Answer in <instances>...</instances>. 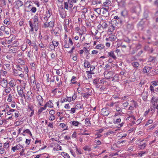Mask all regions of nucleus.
Masks as SVG:
<instances>
[{"mask_svg":"<svg viewBox=\"0 0 158 158\" xmlns=\"http://www.w3.org/2000/svg\"><path fill=\"white\" fill-rule=\"evenodd\" d=\"M33 23L31 21H29V23L30 27L31 28L30 30V31L31 32H33L34 28L35 31H36L39 29L40 24L38 20V14H36L33 17Z\"/></svg>","mask_w":158,"mask_h":158,"instance_id":"obj_1","label":"nucleus"},{"mask_svg":"<svg viewBox=\"0 0 158 158\" xmlns=\"http://www.w3.org/2000/svg\"><path fill=\"white\" fill-rule=\"evenodd\" d=\"M114 75V73L111 71H105L104 73L105 77L107 79L111 78Z\"/></svg>","mask_w":158,"mask_h":158,"instance_id":"obj_2","label":"nucleus"},{"mask_svg":"<svg viewBox=\"0 0 158 158\" xmlns=\"http://www.w3.org/2000/svg\"><path fill=\"white\" fill-rule=\"evenodd\" d=\"M7 81L5 79L3 78L0 80V85H1L3 88L6 87L7 86Z\"/></svg>","mask_w":158,"mask_h":158,"instance_id":"obj_3","label":"nucleus"},{"mask_svg":"<svg viewBox=\"0 0 158 158\" xmlns=\"http://www.w3.org/2000/svg\"><path fill=\"white\" fill-rule=\"evenodd\" d=\"M101 113L104 116H107L109 114V110L106 108H103L101 110Z\"/></svg>","mask_w":158,"mask_h":158,"instance_id":"obj_4","label":"nucleus"},{"mask_svg":"<svg viewBox=\"0 0 158 158\" xmlns=\"http://www.w3.org/2000/svg\"><path fill=\"white\" fill-rule=\"evenodd\" d=\"M115 107L116 111L118 112H122V109L119 107V102H115Z\"/></svg>","mask_w":158,"mask_h":158,"instance_id":"obj_5","label":"nucleus"},{"mask_svg":"<svg viewBox=\"0 0 158 158\" xmlns=\"http://www.w3.org/2000/svg\"><path fill=\"white\" fill-rule=\"evenodd\" d=\"M152 103L154 106L158 102V98L153 96L151 99Z\"/></svg>","mask_w":158,"mask_h":158,"instance_id":"obj_6","label":"nucleus"},{"mask_svg":"<svg viewBox=\"0 0 158 158\" xmlns=\"http://www.w3.org/2000/svg\"><path fill=\"white\" fill-rule=\"evenodd\" d=\"M37 100L40 105V106H43V98L41 96L39 95L37 97Z\"/></svg>","mask_w":158,"mask_h":158,"instance_id":"obj_7","label":"nucleus"},{"mask_svg":"<svg viewBox=\"0 0 158 158\" xmlns=\"http://www.w3.org/2000/svg\"><path fill=\"white\" fill-rule=\"evenodd\" d=\"M108 56H110L112 57L114 60H115L117 58L116 56L114 53L113 51H111L110 52H108Z\"/></svg>","mask_w":158,"mask_h":158,"instance_id":"obj_8","label":"nucleus"},{"mask_svg":"<svg viewBox=\"0 0 158 158\" xmlns=\"http://www.w3.org/2000/svg\"><path fill=\"white\" fill-rule=\"evenodd\" d=\"M152 69V68L151 67H145L143 68V72L144 73H147L149 72Z\"/></svg>","mask_w":158,"mask_h":158,"instance_id":"obj_9","label":"nucleus"},{"mask_svg":"<svg viewBox=\"0 0 158 158\" xmlns=\"http://www.w3.org/2000/svg\"><path fill=\"white\" fill-rule=\"evenodd\" d=\"M8 84L10 87H14L16 85V82L15 80H12L10 81Z\"/></svg>","mask_w":158,"mask_h":158,"instance_id":"obj_10","label":"nucleus"},{"mask_svg":"<svg viewBox=\"0 0 158 158\" xmlns=\"http://www.w3.org/2000/svg\"><path fill=\"white\" fill-rule=\"evenodd\" d=\"M131 64L134 68H137L139 66V63L138 62L134 61L131 63Z\"/></svg>","mask_w":158,"mask_h":158,"instance_id":"obj_11","label":"nucleus"},{"mask_svg":"<svg viewBox=\"0 0 158 158\" xmlns=\"http://www.w3.org/2000/svg\"><path fill=\"white\" fill-rule=\"evenodd\" d=\"M121 15L124 17H127L128 15V12L127 10H124L121 12Z\"/></svg>","mask_w":158,"mask_h":158,"instance_id":"obj_12","label":"nucleus"},{"mask_svg":"<svg viewBox=\"0 0 158 158\" xmlns=\"http://www.w3.org/2000/svg\"><path fill=\"white\" fill-rule=\"evenodd\" d=\"M64 47L65 48H70L68 40V39H67L64 40Z\"/></svg>","mask_w":158,"mask_h":158,"instance_id":"obj_13","label":"nucleus"},{"mask_svg":"<svg viewBox=\"0 0 158 158\" xmlns=\"http://www.w3.org/2000/svg\"><path fill=\"white\" fill-rule=\"evenodd\" d=\"M16 5L17 7L19 8L23 5V2L20 0H18L15 2Z\"/></svg>","mask_w":158,"mask_h":158,"instance_id":"obj_14","label":"nucleus"},{"mask_svg":"<svg viewBox=\"0 0 158 158\" xmlns=\"http://www.w3.org/2000/svg\"><path fill=\"white\" fill-rule=\"evenodd\" d=\"M127 29H128V30L130 31L133 29L134 28V26L133 24L132 23H128L127 25Z\"/></svg>","mask_w":158,"mask_h":158,"instance_id":"obj_15","label":"nucleus"},{"mask_svg":"<svg viewBox=\"0 0 158 158\" xmlns=\"http://www.w3.org/2000/svg\"><path fill=\"white\" fill-rule=\"evenodd\" d=\"M112 79V81H118V74H116L115 75H114L112 76V77H111Z\"/></svg>","mask_w":158,"mask_h":158,"instance_id":"obj_16","label":"nucleus"},{"mask_svg":"<svg viewBox=\"0 0 158 158\" xmlns=\"http://www.w3.org/2000/svg\"><path fill=\"white\" fill-rule=\"evenodd\" d=\"M110 3L111 1L110 0H106L105 2H103V5L105 7H108V5L110 4Z\"/></svg>","mask_w":158,"mask_h":158,"instance_id":"obj_17","label":"nucleus"},{"mask_svg":"<svg viewBox=\"0 0 158 158\" xmlns=\"http://www.w3.org/2000/svg\"><path fill=\"white\" fill-rule=\"evenodd\" d=\"M3 67L4 69L8 70L10 69V64H4L3 65Z\"/></svg>","mask_w":158,"mask_h":158,"instance_id":"obj_18","label":"nucleus"},{"mask_svg":"<svg viewBox=\"0 0 158 158\" xmlns=\"http://www.w3.org/2000/svg\"><path fill=\"white\" fill-rule=\"evenodd\" d=\"M84 65L85 68H89L90 67V63L88 61L85 60Z\"/></svg>","mask_w":158,"mask_h":158,"instance_id":"obj_19","label":"nucleus"},{"mask_svg":"<svg viewBox=\"0 0 158 158\" xmlns=\"http://www.w3.org/2000/svg\"><path fill=\"white\" fill-rule=\"evenodd\" d=\"M17 90L19 96L22 95V94L23 93V91L21 88L20 87L19 89L17 88Z\"/></svg>","mask_w":158,"mask_h":158,"instance_id":"obj_20","label":"nucleus"},{"mask_svg":"<svg viewBox=\"0 0 158 158\" xmlns=\"http://www.w3.org/2000/svg\"><path fill=\"white\" fill-rule=\"evenodd\" d=\"M116 38V36L113 35H111L108 38L109 40L111 41H115Z\"/></svg>","mask_w":158,"mask_h":158,"instance_id":"obj_21","label":"nucleus"},{"mask_svg":"<svg viewBox=\"0 0 158 158\" xmlns=\"http://www.w3.org/2000/svg\"><path fill=\"white\" fill-rule=\"evenodd\" d=\"M52 14V13L51 11L48 10L46 11V16L48 18H49L51 16Z\"/></svg>","mask_w":158,"mask_h":158,"instance_id":"obj_22","label":"nucleus"},{"mask_svg":"<svg viewBox=\"0 0 158 158\" xmlns=\"http://www.w3.org/2000/svg\"><path fill=\"white\" fill-rule=\"evenodd\" d=\"M5 89L4 90L5 91L6 94L9 93L11 91V89L9 87L6 86L5 87Z\"/></svg>","mask_w":158,"mask_h":158,"instance_id":"obj_23","label":"nucleus"},{"mask_svg":"<svg viewBox=\"0 0 158 158\" xmlns=\"http://www.w3.org/2000/svg\"><path fill=\"white\" fill-rule=\"evenodd\" d=\"M28 111H34L33 106L32 105H28Z\"/></svg>","mask_w":158,"mask_h":158,"instance_id":"obj_24","label":"nucleus"},{"mask_svg":"<svg viewBox=\"0 0 158 158\" xmlns=\"http://www.w3.org/2000/svg\"><path fill=\"white\" fill-rule=\"evenodd\" d=\"M82 105H81L80 104L78 103L75 106V108L76 109H80L82 108Z\"/></svg>","mask_w":158,"mask_h":158,"instance_id":"obj_25","label":"nucleus"},{"mask_svg":"<svg viewBox=\"0 0 158 158\" xmlns=\"http://www.w3.org/2000/svg\"><path fill=\"white\" fill-rule=\"evenodd\" d=\"M15 146L16 147V149L17 150H20L21 149L23 148V147L20 144H18Z\"/></svg>","mask_w":158,"mask_h":158,"instance_id":"obj_26","label":"nucleus"},{"mask_svg":"<svg viewBox=\"0 0 158 158\" xmlns=\"http://www.w3.org/2000/svg\"><path fill=\"white\" fill-rule=\"evenodd\" d=\"M123 40L124 41L127 43H129L130 42L131 40H130L128 37H125L123 38Z\"/></svg>","mask_w":158,"mask_h":158,"instance_id":"obj_27","label":"nucleus"},{"mask_svg":"<svg viewBox=\"0 0 158 158\" xmlns=\"http://www.w3.org/2000/svg\"><path fill=\"white\" fill-rule=\"evenodd\" d=\"M12 100V97L11 94H9L8 96L7 101L9 102H11Z\"/></svg>","mask_w":158,"mask_h":158,"instance_id":"obj_28","label":"nucleus"},{"mask_svg":"<svg viewBox=\"0 0 158 158\" xmlns=\"http://www.w3.org/2000/svg\"><path fill=\"white\" fill-rule=\"evenodd\" d=\"M62 155L65 158H69V155L66 153L62 152Z\"/></svg>","mask_w":158,"mask_h":158,"instance_id":"obj_29","label":"nucleus"},{"mask_svg":"<svg viewBox=\"0 0 158 158\" xmlns=\"http://www.w3.org/2000/svg\"><path fill=\"white\" fill-rule=\"evenodd\" d=\"M72 124L73 126H77L79 124V123L77 121H74L72 122Z\"/></svg>","mask_w":158,"mask_h":158,"instance_id":"obj_30","label":"nucleus"},{"mask_svg":"<svg viewBox=\"0 0 158 158\" xmlns=\"http://www.w3.org/2000/svg\"><path fill=\"white\" fill-rule=\"evenodd\" d=\"M46 104L49 107H52L53 106V104L51 101H49Z\"/></svg>","mask_w":158,"mask_h":158,"instance_id":"obj_31","label":"nucleus"},{"mask_svg":"<svg viewBox=\"0 0 158 158\" xmlns=\"http://www.w3.org/2000/svg\"><path fill=\"white\" fill-rule=\"evenodd\" d=\"M96 48L99 49H102L103 48L104 46L102 44H98L96 46Z\"/></svg>","mask_w":158,"mask_h":158,"instance_id":"obj_32","label":"nucleus"},{"mask_svg":"<svg viewBox=\"0 0 158 158\" xmlns=\"http://www.w3.org/2000/svg\"><path fill=\"white\" fill-rule=\"evenodd\" d=\"M60 126L62 128H64V127H66V128L64 129V130H67V126H66V125L64 123H60Z\"/></svg>","mask_w":158,"mask_h":158,"instance_id":"obj_33","label":"nucleus"},{"mask_svg":"<svg viewBox=\"0 0 158 158\" xmlns=\"http://www.w3.org/2000/svg\"><path fill=\"white\" fill-rule=\"evenodd\" d=\"M146 143H143L142 145H139L138 146L139 148H140L141 149H144L145 147H146Z\"/></svg>","mask_w":158,"mask_h":158,"instance_id":"obj_34","label":"nucleus"},{"mask_svg":"<svg viewBox=\"0 0 158 158\" xmlns=\"http://www.w3.org/2000/svg\"><path fill=\"white\" fill-rule=\"evenodd\" d=\"M156 59V57H155L150 56L148 62H152Z\"/></svg>","mask_w":158,"mask_h":158,"instance_id":"obj_35","label":"nucleus"},{"mask_svg":"<svg viewBox=\"0 0 158 158\" xmlns=\"http://www.w3.org/2000/svg\"><path fill=\"white\" fill-rule=\"evenodd\" d=\"M23 133H27V134L30 135L31 136L32 135V134L31 133V132L30 131L29 129H27L25 130L23 132Z\"/></svg>","mask_w":158,"mask_h":158,"instance_id":"obj_36","label":"nucleus"},{"mask_svg":"<svg viewBox=\"0 0 158 158\" xmlns=\"http://www.w3.org/2000/svg\"><path fill=\"white\" fill-rule=\"evenodd\" d=\"M52 44L56 47L58 46L59 43L57 41H53L52 42Z\"/></svg>","mask_w":158,"mask_h":158,"instance_id":"obj_37","label":"nucleus"},{"mask_svg":"<svg viewBox=\"0 0 158 158\" xmlns=\"http://www.w3.org/2000/svg\"><path fill=\"white\" fill-rule=\"evenodd\" d=\"M15 36H13L12 37L11 40H8L7 41V42L8 44H10L13 40H15Z\"/></svg>","mask_w":158,"mask_h":158,"instance_id":"obj_38","label":"nucleus"},{"mask_svg":"<svg viewBox=\"0 0 158 158\" xmlns=\"http://www.w3.org/2000/svg\"><path fill=\"white\" fill-rule=\"evenodd\" d=\"M114 18L115 19L118 20V21H119L121 23H122V21L121 20L120 18L118 16H115Z\"/></svg>","mask_w":158,"mask_h":158,"instance_id":"obj_39","label":"nucleus"},{"mask_svg":"<svg viewBox=\"0 0 158 158\" xmlns=\"http://www.w3.org/2000/svg\"><path fill=\"white\" fill-rule=\"evenodd\" d=\"M153 123V121L152 120H149L145 124V126H147L149 124H152Z\"/></svg>","mask_w":158,"mask_h":158,"instance_id":"obj_40","label":"nucleus"},{"mask_svg":"<svg viewBox=\"0 0 158 158\" xmlns=\"http://www.w3.org/2000/svg\"><path fill=\"white\" fill-rule=\"evenodd\" d=\"M152 83L155 88L157 87L158 85V83L157 81H154L152 82Z\"/></svg>","mask_w":158,"mask_h":158,"instance_id":"obj_41","label":"nucleus"},{"mask_svg":"<svg viewBox=\"0 0 158 158\" xmlns=\"http://www.w3.org/2000/svg\"><path fill=\"white\" fill-rule=\"evenodd\" d=\"M82 94L83 97L86 98H88L89 96L90 95V94H86V93H83Z\"/></svg>","mask_w":158,"mask_h":158,"instance_id":"obj_42","label":"nucleus"},{"mask_svg":"<svg viewBox=\"0 0 158 158\" xmlns=\"http://www.w3.org/2000/svg\"><path fill=\"white\" fill-rule=\"evenodd\" d=\"M49 27H53L54 25V23L52 21H50L48 23Z\"/></svg>","mask_w":158,"mask_h":158,"instance_id":"obj_43","label":"nucleus"},{"mask_svg":"<svg viewBox=\"0 0 158 158\" xmlns=\"http://www.w3.org/2000/svg\"><path fill=\"white\" fill-rule=\"evenodd\" d=\"M150 89L152 92L154 93L155 87L154 86L151 85L150 87Z\"/></svg>","mask_w":158,"mask_h":158,"instance_id":"obj_44","label":"nucleus"},{"mask_svg":"<svg viewBox=\"0 0 158 158\" xmlns=\"http://www.w3.org/2000/svg\"><path fill=\"white\" fill-rule=\"evenodd\" d=\"M85 124L86 125H89L90 124V123L89 122V118H86L85 119Z\"/></svg>","mask_w":158,"mask_h":158,"instance_id":"obj_45","label":"nucleus"},{"mask_svg":"<svg viewBox=\"0 0 158 158\" xmlns=\"http://www.w3.org/2000/svg\"><path fill=\"white\" fill-rule=\"evenodd\" d=\"M37 9L35 7H33L31 9V11L33 13H35Z\"/></svg>","mask_w":158,"mask_h":158,"instance_id":"obj_46","label":"nucleus"},{"mask_svg":"<svg viewBox=\"0 0 158 158\" xmlns=\"http://www.w3.org/2000/svg\"><path fill=\"white\" fill-rule=\"evenodd\" d=\"M102 26L103 28L105 29L107 27V24L106 23L104 22L102 23Z\"/></svg>","mask_w":158,"mask_h":158,"instance_id":"obj_47","label":"nucleus"},{"mask_svg":"<svg viewBox=\"0 0 158 158\" xmlns=\"http://www.w3.org/2000/svg\"><path fill=\"white\" fill-rule=\"evenodd\" d=\"M26 43L28 44L29 46H31V40L28 39H27L26 40Z\"/></svg>","mask_w":158,"mask_h":158,"instance_id":"obj_48","label":"nucleus"},{"mask_svg":"<svg viewBox=\"0 0 158 158\" xmlns=\"http://www.w3.org/2000/svg\"><path fill=\"white\" fill-rule=\"evenodd\" d=\"M76 78V77L74 76H73L72 77V78L71 80V83H72V84L75 83V82H74V81H75Z\"/></svg>","mask_w":158,"mask_h":158,"instance_id":"obj_49","label":"nucleus"},{"mask_svg":"<svg viewBox=\"0 0 158 158\" xmlns=\"http://www.w3.org/2000/svg\"><path fill=\"white\" fill-rule=\"evenodd\" d=\"M69 40L68 42L69 43V44L70 46V45H73V42L71 38L70 37H69Z\"/></svg>","mask_w":158,"mask_h":158,"instance_id":"obj_50","label":"nucleus"},{"mask_svg":"<svg viewBox=\"0 0 158 158\" xmlns=\"http://www.w3.org/2000/svg\"><path fill=\"white\" fill-rule=\"evenodd\" d=\"M83 149L85 150V151H91V149L90 148H89V147H85L84 148H83Z\"/></svg>","mask_w":158,"mask_h":158,"instance_id":"obj_51","label":"nucleus"},{"mask_svg":"<svg viewBox=\"0 0 158 158\" xmlns=\"http://www.w3.org/2000/svg\"><path fill=\"white\" fill-rule=\"evenodd\" d=\"M145 151H141L140 153H139V155L140 156H142L143 154L146 153Z\"/></svg>","mask_w":158,"mask_h":158,"instance_id":"obj_52","label":"nucleus"},{"mask_svg":"<svg viewBox=\"0 0 158 158\" xmlns=\"http://www.w3.org/2000/svg\"><path fill=\"white\" fill-rule=\"evenodd\" d=\"M95 143L96 144L99 145L101 144V142L99 140H96L95 141Z\"/></svg>","mask_w":158,"mask_h":158,"instance_id":"obj_53","label":"nucleus"},{"mask_svg":"<svg viewBox=\"0 0 158 158\" xmlns=\"http://www.w3.org/2000/svg\"><path fill=\"white\" fill-rule=\"evenodd\" d=\"M21 121H17L15 123V125L16 126H18L21 124Z\"/></svg>","mask_w":158,"mask_h":158,"instance_id":"obj_54","label":"nucleus"},{"mask_svg":"<svg viewBox=\"0 0 158 158\" xmlns=\"http://www.w3.org/2000/svg\"><path fill=\"white\" fill-rule=\"evenodd\" d=\"M55 47L53 44H50V48L51 49V50H53L55 49Z\"/></svg>","mask_w":158,"mask_h":158,"instance_id":"obj_55","label":"nucleus"},{"mask_svg":"<svg viewBox=\"0 0 158 158\" xmlns=\"http://www.w3.org/2000/svg\"><path fill=\"white\" fill-rule=\"evenodd\" d=\"M44 28H46L49 27L48 23L47 22H45V23L44 22Z\"/></svg>","mask_w":158,"mask_h":158,"instance_id":"obj_56","label":"nucleus"},{"mask_svg":"<svg viewBox=\"0 0 158 158\" xmlns=\"http://www.w3.org/2000/svg\"><path fill=\"white\" fill-rule=\"evenodd\" d=\"M44 110V108L43 107H41L39 110L38 113L39 114H40L41 113L42 111Z\"/></svg>","mask_w":158,"mask_h":158,"instance_id":"obj_57","label":"nucleus"},{"mask_svg":"<svg viewBox=\"0 0 158 158\" xmlns=\"http://www.w3.org/2000/svg\"><path fill=\"white\" fill-rule=\"evenodd\" d=\"M121 119L120 118H118L115 121V122H114V123L115 124L121 122Z\"/></svg>","mask_w":158,"mask_h":158,"instance_id":"obj_58","label":"nucleus"},{"mask_svg":"<svg viewBox=\"0 0 158 158\" xmlns=\"http://www.w3.org/2000/svg\"><path fill=\"white\" fill-rule=\"evenodd\" d=\"M94 11L97 12L98 13L100 12L101 10L100 8H96L94 9Z\"/></svg>","mask_w":158,"mask_h":158,"instance_id":"obj_59","label":"nucleus"},{"mask_svg":"<svg viewBox=\"0 0 158 158\" xmlns=\"http://www.w3.org/2000/svg\"><path fill=\"white\" fill-rule=\"evenodd\" d=\"M5 150L3 148H0V153L1 154H3L4 153Z\"/></svg>","mask_w":158,"mask_h":158,"instance_id":"obj_60","label":"nucleus"},{"mask_svg":"<svg viewBox=\"0 0 158 158\" xmlns=\"http://www.w3.org/2000/svg\"><path fill=\"white\" fill-rule=\"evenodd\" d=\"M16 68L17 69L20 71H22V69L20 67V66L19 65H16Z\"/></svg>","mask_w":158,"mask_h":158,"instance_id":"obj_61","label":"nucleus"},{"mask_svg":"<svg viewBox=\"0 0 158 158\" xmlns=\"http://www.w3.org/2000/svg\"><path fill=\"white\" fill-rule=\"evenodd\" d=\"M24 149H23V148L22 149L21 152L19 154L21 156H23L24 155Z\"/></svg>","mask_w":158,"mask_h":158,"instance_id":"obj_62","label":"nucleus"},{"mask_svg":"<svg viewBox=\"0 0 158 158\" xmlns=\"http://www.w3.org/2000/svg\"><path fill=\"white\" fill-rule=\"evenodd\" d=\"M55 116L52 115L50 117L49 119L51 121H52V120H54L55 119Z\"/></svg>","mask_w":158,"mask_h":158,"instance_id":"obj_63","label":"nucleus"},{"mask_svg":"<svg viewBox=\"0 0 158 158\" xmlns=\"http://www.w3.org/2000/svg\"><path fill=\"white\" fill-rule=\"evenodd\" d=\"M55 111L53 110H51L49 111V114L51 115L54 114L55 113Z\"/></svg>","mask_w":158,"mask_h":158,"instance_id":"obj_64","label":"nucleus"}]
</instances>
